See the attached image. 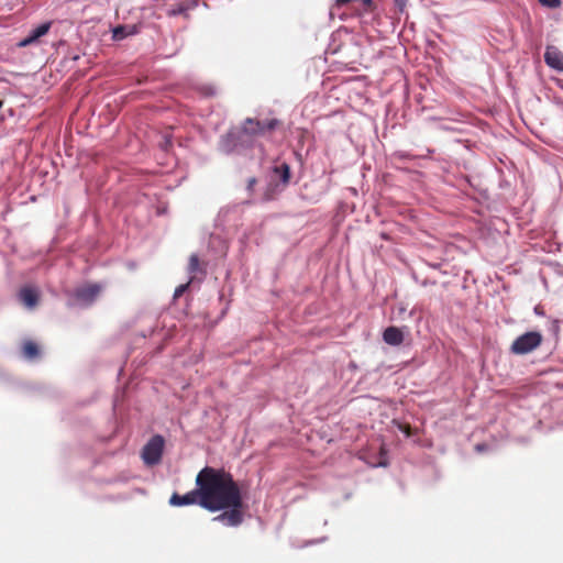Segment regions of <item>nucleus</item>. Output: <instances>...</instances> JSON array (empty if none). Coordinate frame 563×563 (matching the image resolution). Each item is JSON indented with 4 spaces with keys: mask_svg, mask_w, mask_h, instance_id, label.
<instances>
[{
    "mask_svg": "<svg viewBox=\"0 0 563 563\" xmlns=\"http://www.w3.org/2000/svg\"><path fill=\"white\" fill-rule=\"evenodd\" d=\"M197 487H200L199 505L210 511L230 509L213 520L225 526L235 527L242 522V500L238 486L230 474L205 467L196 478Z\"/></svg>",
    "mask_w": 563,
    "mask_h": 563,
    "instance_id": "f257e3e1",
    "label": "nucleus"
},
{
    "mask_svg": "<svg viewBox=\"0 0 563 563\" xmlns=\"http://www.w3.org/2000/svg\"><path fill=\"white\" fill-rule=\"evenodd\" d=\"M542 342L540 332L530 331L518 336L511 344V352L514 354H527L536 350Z\"/></svg>",
    "mask_w": 563,
    "mask_h": 563,
    "instance_id": "f03ea898",
    "label": "nucleus"
},
{
    "mask_svg": "<svg viewBox=\"0 0 563 563\" xmlns=\"http://www.w3.org/2000/svg\"><path fill=\"white\" fill-rule=\"evenodd\" d=\"M164 449V439L159 435L152 438L144 446L142 457L148 465L158 463Z\"/></svg>",
    "mask_w": 563,
    "mask_h": 563,
    "instance_id": "7ed1b4c3",
    "label": "nucleus"
},
{
    "mask_svg": "<svg viewBox=\"0 0 563 563\" xmlns=\"http://www.w3.org/2000/svg\"><path fill=\"white\" fill-rule=\"evenodd\" d=\"M100 291L101 287L97 284L78 288L74 295L73 303L80 307L88 306L95 301Z\"/></svg>",
    "mask_w": 563,
    "mask_h": 563,
    "instance_id": "20e7f679",
    "label": "nucleus"
},
{
    "mask_svg": "<svg viewBox=\"0 0 563 563\" xmlns=\"http://www.w3.org/2000/svg\"><path fill=\"white\" fill-rule=\"evenodd\" d=\"M200 500V487H197V489L191 490L183 496L174 494L170 499L169 504L172 506H187L192 504H199Z\"/></svg>",
    "mask_w": 563,
    "mask_h": 563,
    "instance_id": "39448f33",
    "label": "nucleus"
},
{
    "mask_svg": "<svg viewBox=\"0 0 563 563\" xmlns=\"http://www.w3.org/2000/svg\"><path fill=\"white\" fill-rule=\"evenodd\" d=\"M548 66L559 71H563V54L554 46H548L544 54Z\"/></svg>",
    "mask_w": 563,
    "mask_h": 563,
    "instance_id": "423d86ee",
    "label": "nucleus"
},
{
    "mask_svg": "<svg viewBox=\"0 0 563 563\" xmlns=\"http://www.w3.org/2000/svg\"><path fill=\"white\" fill-rule=\"evenodd\" d=\"M51 24L49 23H43L32 30L30 34L19 42L20 47H25L27 45H31L32 43L36 42L41 36L45 35L49 30Z\"/></svg>",
    "mask_w": 563,
    "mask_h": 563,
    "instance_id": "0eeeda50",
    "label": "nucleus"
},
{
    "mask_svg": "<svg viewBox=\"0 0 563 563\" xmlns=\"http://www.w3.org/2000/svg\"><path fill=\"white\" fill-rule=\"evenodd\" d=\"M20 299L26 308L32 309L37 303L38 292L36 289L31 287L23 288L20 291Z\"/></svg>",
    "mask_w": 563,
    "mask_h": 563,
    "instance_id": "6e6552de",
    "label": "nucleus"
},
{
    "mask_svg": "<svg viewBox=\"0 0 563 563\" xmlns=\"http://www.w3.org/2000/svg\"><path fill=\"white\" fill-rule=\"evenodd\" d=\"M383 339L389 345H399L404 341V333L396 327H389L384 331Z\"/></svg>",
    "mask_w": 563,
    "mask_h": 563,
    "instance_id": "1a4fd4ad",
    "label": "nucleus"
},
{
    "mask_svg": "<svg viewBox=\"0 0 563 563\" xmlns=\"http://www.w3.org/2000/svg\"><path fill=\"white\" fill-rule=\"evenodd\" d=\"M263 130V126L260 122L254 120H246V122L243 125V134H257Z\"/></svg>",
    "mask_w": 563,
    "mask_h": 563,
    "instance_id": "9d476101",
    "label": "nucleus"
},
{
    "mask_svg": "<svg viewBox=\"0 0 563 563\" xmlns=\"http://www.w3.org/2000/svg\"><path fill=\"white\" fill-rule=\"evenodd\" d=\"M38 353V347L34 342L27 341L23 344V354L26 358L32 360L36 357Z\"/></svg>",
    "mask_w": 563,
    "mask_h": 563,
    "instance_id": "9b49d317",
    "label": "nucleus"
},
{
    "mask_svg": "<svg viewBox=\"0 0 563 563\" xmlns=\"http://www.w3.org/2000/svg\"><path fill=\"white\" fill-rule=\"evenodd\" d=\"M235 137H236L235 133H230L225 139H223L221 142V150L223 152H230L231 147L229 145V140L235 139Z\"/></svg>",
    "mask_w": 563,
    "mask_h": 563,
    "instance_id": "f8f14e48",
    "label": "nucleus"
},
{
    "mask_svg": "<svg viewBox=\"0 0 563 563\" xmlns=\"http://www.w3.org/2000/svg\"><path fill=\"white\" fill-rule=\"evenodd\" d=\"M199 267V260L197 255H191L189 260V271L191 273L196 272Z\"/></svg>",
    "mask_w": 563,
    "mask_h": 563,
    "instance_id": "ddd939ff",
    "label": "nucleus"
},
{
    "mask_svg": "<svg viewBox=\"0 0 563 563\" xmlns=\"http://www.w3.org/2000/svg\"><path fill=\"white\" fill-rule=\"evenodd\" d=\"M542 5L549 7V8H559L561 5L560 0H539Z\"/></svg>",
    "mask_w": 563,
    "mask_h": 563,
    "instance_id": "4468645a",
    "label": "nucleus"
},
{
    "mask_svg": "<svg viewBox=\"0 0 563 563\" xmlns=\"http://www.w3.org/2000/svg\"><path fill=\"white\" fill-rule=\"evenodd\" d=\"M125 35H126V34H125V30H124V27H122V26H119V27H117V29H114V30H113V37H114L115 40H121V38H123Z\"/></svg>",
    "mask_w": 563,
    "mask_h": 563,
    "instance_id": "2eb2a0df",
    "label": "nucleus"
},
{
    "mask_svg": "<svg viewBox=\"0 0 563 563\" xmlns=\"http://www.w3.org/2000/svg\"><path fill=\"white\" fill-rule=\"evenodd\" d=\"M186 288H187V284L178 286L175 290V297L180 296L185 291Z\"/></svg>",
    "mask_w": 563,
    "mask_h": 563,
    "instance_id": "dca6fc26",
    "label": "nucleus"
},
{
    "mask_svg": "<svg viewBox=\"0 0 563 563\" xmlns=\"http://www.w3.org/2000/svg\"><path fill=\"white\" fill-rule=\"evenodd\" d=\"M288 177H289V174H288V167H287V166H285L284 181H287V180H288Z\"/></svg>",
    "mask_w": 563,
    "mask_h": 563,
    "instance_id": "f3484780",
    "label": "nucleus"
},
{
    "mask_svg": "<svg viewBox=\"0 0 563 563\" xmlns=\"http://www.w3.org/2000/svg\"><path fill=\"white\" fill-rule=\"evenodd\" d=\"M254 183H255V179H251L249 186L252 187Z\"/></svg>",
    "mask_w": 563,
    "mask_h": 563,
    "instance_id": "a211bd4d",
    "label": "nucleus"
}]
</instances>
